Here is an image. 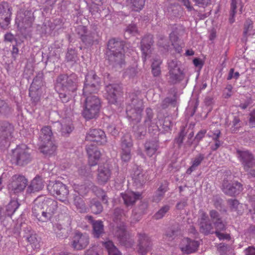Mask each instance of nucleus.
<instances>
[{
  "label": "nucleus",
  "instance_id": "nucleus-32",
  "mask_svg": "<svg viewBox=\"0 0 255 255\" xmlns=\"http://www.w3.org/2000/svg\"><path fill=\"white\" fill-rule=\"evenodd\" d=\"M57 146L51 141L40 142L39 150L41 152L45 155H51L56 151Z\"/></svg>",
  "mask_w": 255,
  "mask_h": 255
},
{
  "label": "nucleus",
  "instance_id": "nucleus-7",
  "mask_svg": "<svg viewBox=\"0 0 255 255\" xmlns=\"http://www.w3.org/2000/svg\"><path fill=\"white\" fill-rule=\"evenodd\" d=\"M100 79L94 71H89L85 76L83 95L97 93L100 89Z\"/></svg>",
  "mask_w": 255,
  "mask_h": 255
},
{
  "label": "nucleus",
  "instance_id": "nucleus-48",
  "mask_svg": "<svg viewBox=\"0 0 255 255\" xmlns=\"http://www.w3.org/2000/svg\"><path fill=\"white\" fill-rule=\"evenodd\" d=\"M96 33L95 32H87L84 38H82V41L85 44H91L95 40Z\"/></svg>",
  "mask_w": 255,
  "mask_h": 255
},
{
  "label": "nucleus",
  "instance_id": "nucleus-52",
  "mask_svg": "<svg viewBox=\"0 0 255 255\" xmlns=\"http://www.w3.org/2000/svg\"><path fill=\"white\" fill-rule=\"evenodd\" d=\"M99 5L94 4L91 6L90 11L91 12L92 15H94L95 18H99L101 16V12L102 10H103V7L98 6Z\"/></svg>",
  "mask_w": 255,
  "mask_h": 255
},
{
  "label": "nucleus",
  "instance_id": "nucleus-15",
  "mask_svg": "<svg viewBox=\"0 0 255 255\" xmlns=\"http://www.w3.org/2000/svg\"><path fill=\"white\" fill-rule=\"evenodd\" d=\"M121 158L125 162L128 161L131 158V148L133 145L131 136L128 134H125L121 138Z\"/></svg>",
  "mask_w": 255,
  "mask_h": 255
},
{
  "label": "nucleus",
  "instance_id": "nucleus-40",
  "mask_svg": "<svg viewBox=\"0 0 255 255\" xmlns=\"http://www.w3.org/2000/svg\"><path fill=\"white\" fill-rule=\"evenodd\" d=\"M53 230L57 237L60 239L66 238L68 236L67 230L59 223L53 225Z\"/></svg>",
  "mask_w": 255,
  "mask_h": 255
},
{
  "label": "nucleus",
  "instance_id": "nucleus-33",
  "mask_svg": "<svg viewBox=\"0 0 255 255\" xmlns=\"http://www.w3.org/2000/svg\"><path fill=\"white\" fill-rule=\"evenodd\" d=\"M167 76H168V82L172 85L180 83L183 80L185 77L183 71L181 69L175 71L168 72Z\"/></svg>",
  "mask_w": 255,
  "mask_h": 255
},
{
  "label": "nucleus",
  "instance_id": "nucleus-14",
  "mask_svg": "<svg viewBox=\"0 0 255 255\" xmlns=\"http://www.w3.org/2000/svg\"><path fill=\"white\" fill-rule=\"evenodd\" d=\"M199 214L198 223L200 232L205 235L214 234L213 226L209 219L207 214L203 210H200Z\"/></svg>",
  "mask_w": 255,
  "mask_h": 255
},
{
  "label": "nucleus",
  "instance_id": "nucleus-58",
  "mask_svg": "<svg viewBox=\"0 0 255 255\" xmlns=\"http://www.w3.org/2000/svg\"><path fill=\"white\" fill-rule=\"evenodd\" d=\"M125 213L123 209L120 208H116L114 212V221L115 222L119 223V220L120 221L121 217L125 215Z\"/></svg>",
  "mask_w": 255,
  "mask_h": 255
},
{
  "label": "nucleus",
  "instance_id": "nucleus-49",
  "mask_svg": "<svg viewBox=\"0 0 255 255\" xmlns=\"http://www.w3.org/2000/svg\"><path fill=\"white\" fill-rule=\"evenodd\" d=\"M209 215L213 225L215 223H218L222 220L219 213L215 210H211L209 212Z\"/></svg>",
  "mask_w": 255,
  "mask_h": 255
},
{
  "label": "nucleus",
  "instance_id": "nucleus-42",
  "mask_svg": "<svg viewBox=\"0 0 255 255\" xmlns=\"http://www.w3.org/2000/svg\"><path fill=\"white\" fill-rule=\"evenodd\" d=\"M90 185H91L92 191L95 193L96 195L99 198H101L103 203L108 204V198L105 191L98 187L94 185L92 183L90 184Z\"/></svg>",
  "mask_w": 255,
  "mask_h": 255
},
{
  "label": "nucleus",
  "instance_id": "nucleus-46",
  "mask_svg": "<svg viewBox=\"0 0 255 255\" xmlns=\"http://www.w3.org/2000/svg\"><path fill=\"white\" fill-rule=\"evenodd\" d=\"M170 209V206L169 205H164L154 214L153 218L155 220H159L163 218L166 213Z\"/></svg>",
  "mask_w": 255,
  "mask_h": 255
},
{
  "label": "nucleus",
  "instance_id": "nucleus-51",
  "mask_svg": "<svg viewBox=\"0 0 255 255\" xmlns=\"http://www.w3.org/2000/svg\"><path fill=\"white\" fill-rule=\"evenodd\" d=\"M59 96L63 103H67L71 98V93L59 88Z\"/></svg>",
  "mask_w": 255,
  "mask_h": 255
},
{
  "label": "nucleus",
  "instance_id": "nucleus-16",
  "mask_svg": "<svg viewBox=\"0 0 255 255\" xmlns=\"http://www.w3.org/2000/svg\"><path fill=\"white\" fill-rule=\"evenodd\" d=\"M114 234L121 244L126 246L131 244V243L128 241V235L125 224L123 222L119 221V223H116L114 229Z\"/></svg>",
  "mask_w": 255,
  "mask_h": 255
},
{
  "label": "nucleus",
  "instance_id": "nucleus-43",
  "mask_svg": "<svg viewBox=\"0 0 255 255\" xmlns=\"http://www.w3.org/2000/svg\"><path fill=\"white\" fill-rule=\"evenodd\" d=\"M146 127L142 125L134 126L133 132L134 137L138 139L143 138L146 133Z\"/></svg>",
  "mask_w": 255,
  "mask_h": 255
},
{
  "label": "nucleus",
  "instance_id": "nucleus-8",
  "mask_svg": "<svg viewBox=\"0 0 255 255\" xmlns=\"http://www.w3.org/2000/svg\"><path fill=\"white\" fill-rule=\"evenodd\" d=\"M32 158L30 149L25 145L17 146L12 151V159L18 166H23L28 164Z\"/></svg>",
  "mask_w": 255,
  "mask_h": 255
},
{
  "label": "nucleus",
  "instance_id": "nucleus-31",
  "mask_svg": "<svg viewBox=\"0 0 255 255\" xmlns=\"http://www.w3.org/2000/svg\"><path fill=\"white\" fill-rule=\"evenodd\" d=\"M43 186L42 178L39 176H36L33 179L30 184L27 186L26 193L30 194L38 192L42 190Z\"/></svg>",
  "mask_w": 255,
  "mask_h": 255
},
{
  "label": "nucleus",
  "instance_id": "nucleus-41",
  "mask_svg": "<svg viewBox=\"0 0 255 255\" xmlns=\"http://www.w3.org/2000/svg\"><path fill=\"white\" fill-rule=\"evenodd\" d=\"M128 4L135 11H139L143 9L145 0H127Z\"/></svg>",
  "mask_w": 255,
  "mask_h": 255
},
{
  "label": "nucleus",
  "instance_id": "nucleus-55",
  "mask_svg": "<svg viewBox=\"0 0 255 255\" xmlns=\"http://www.w3.org/2000/svg\"><path fill=\"white\" fill-rule=\"evenodd\" d=\"M43 74L42 73H38L33 79L32 85L37 87H41L43 85Z\"/></svg>",
  "mask_w": 255,
  "mask_h": 255
},
{
  "label": "nucleus",
  "instance_id": "nucleus-29",
  "mask_svg": "<svg viewBox=\"0 0 255 255\" xmlns=\"http://www.w3.org/2000/svg\"><path fill=\"white\" fill-rule=\"evenodd\" d=\"M88 221L92 224L93 235L95 238H99L104 234L103 223L101 220L95 221L91 216H87Z\"/></svg>",
  "mask_w": 255,
  "mask_h": 255
},
{
  "label": "nucleus",
  "instance_id": "nucleus-45",
  "mask_svg": "<svg viewBox=\"0 0 255 255\" xmlns=\"http://www.w3.org/2000/svg\"><path fill=\"white\" fill-rule=\"evenodd\" d=\"M161 60L158 57H155L151 64L152 73L154 77L159 76L161 74L160 65L161 64Z\"/></svg>",
  "mask_w": 255,
  "mask_h": 255
},
{
  "label": "nucleus",
  "instance_id": "nucleus-11",
  "mask_svg": "<svg viewBox=\"0 0 255 255\" xmlns=\"http://www.w3.org/2000/svg\"><path fill=\"white\" fill-rule=\"evenodd\" d=\"M35 17L31 8L21 9L17 13L16 23L21 30H26L32 27Z\"/></svg>",
  "mask_w": 255,
  "mask_h": 255
},
{
  "label": "nucleus",
  "instance_id": "nucleus-2",
  "mask_svg": "<svg viewBox=\"0 0 255 255\" xmlns=\"http://www.w3.org/2000/svg\"><path fill=\"white\" fill-rule=\"evenodd\" d=\"M125 41L116 38L110 39L107 44V54L110 64L114 67H122L125 64Z\"/></svg>",
  "mask_w": 255,
  "mask_h": 255
},
{
  "label": "nucleus",
  "instance_id": "nucleus-13",
  "mask_svg": "<svg viewBox=\"0 0 255 255\" xmlns=\"http://www.w3.org/2000/svg\"><path fill=\"white\" fill-rule=\"evenodd\" d=\"M153 42V37L151 34L145 35L141 40L140 47L142 52V59L144 63L147 59L152 56L153 51L152 45Z\"/></svg>",
  "mask_w": 255,
  "mask_h": 255
},
{
  "label": "nucleus",
  "instance_id": "nucleus-62",
  "mask_svg": "<svg viewBox=\"0 0 255 255\" xmlns=\"http://www.w3.org/2000/svg\"><path fill=\"white\" fill-rule=\"evenodd\" d=\"M214 233L220 240H228L231 239L230 235L229 234L224 233L222 232H214Z\"/></svg>",
  "mask_w": 255,
  "mask_h": 255
},
{
  "label": "nucleus",
  "instance_id": "nucleus-47",
  "mask_svg": "<svg viewBox=\"0 0 255 255\" xmlns=\"http://www.w3.org/2000/svg\"><path fill=\"white\" fill-rule=\"evenodd\" d=\"M91 208L92 212L95 214H98L103 211V207L100 202L93 199L91 201Z\"/></svg>",
  "mask_w": 255,
  "mask_h": 255
},
{
  "label": "nucleus",
  "instance_id": "nucleus-44",
  "mask_svg": "<svg viewBox=\"0 0 255 255\" xmlns=\"http://www.w3.org/2000/svg\"><path fill=\"white\" fill-rule=\"evenodd\" d=\"M103 246L107 250L109 255H121V253L111 241L102 242Z\"/></svg>",
  "mask_w": 255,
  "mask_h": 255
},
{
  "label": "nucleus",
  "instance_id": "nucleus-63",
  "mask_svg": "<svg viewBox=\"0 0 255 255\" xmlns=\"http://www.w3.org/2000/svg\"><path fill=\"white\" fill-rule=\"evenodd\" d=\"M164 194L156 190L153 196V201L156 203L160 202L164 197Z\"/></svg>",
  "mask_w": 255,
  "mask_h": 255
},
{
  "label": "nucleus",
  "instance_id": "nucleus-3",
  "mask_svg": "<svg viewBox=\"0 0 255 255\" xmlns=\"http://www.w3.org/2000/svg\"><path fill=\"white\" fill-rule=\"evenodd\" d=\"M128 103L126 108L127 117L129 120L138 123L141 120V114L143 106L142 100L139 99L137 95L131 93L129 96Z\"/></svg>",
  "mask_w": 255,
  "mask_h": 255
},
{
  "label": "nucleus",
  "instance_id": "nucleus-60",
  "mask_svg": "<svg viewBox=\"0 0 255 255\" xmlns=\"http://www.w3.org/2000/svg\"><path fill=\"white\" fill-rule=\"evenodd\" d=\"M214 226L215 229V232H224L227 229V225L223 220L218 223H215Z\"/></svg>",
  "mask_w": 255,
  "mask_h": 255
},
{
  "label": "nucleus",
  "instance_id": "nucleus-12",
  "mask_svg": "<svg viewBox=\"0 0 255 255\" xmlns=\"http://www.w3.org/2000/svg\"><path fill=\"white\" fill-rule=\"evenodd\" d=\"M14 131L13 126L7 121H0V146L9 145V140Z\"/></svg>",
  "mask_w": 255,
  "mask_h": 255
},
{
  "label": "nucleus",
  "instance_id": "nucleus-5",
  "mask_svg": "<svg viewBox=\"0 0 255 255\" xmlns=\"http://www.w3.org/2000/svg\"><path fill=\"white\" fill-rule=\"evenodd\" d=\"M78 77L75 73L61 74L56 79V88L69 92H74L77 89Z\"/></svg>",
  "mask_w": 255,
  "mask_h": 255
},
{
  "label": "nucleus",
  "instance_id": "nucleus-34",
  "mask_svg": "<svg viewBox=\"0 0 255 255\" xmlns=\"http://www.w3.org/2000/svg\"><path fill=\"white\" fill-rule=\"evenodd\" d=\"M61 133L63 136H68L73 130L72 120L70 118L63 119L60 123Z\"/></svg>",
  "mask_w": 255,
  "mask_h": 255
},
{
  "label": "nucleus",
  "instance_id": "nucleus-37",
  "mask_svg": "<svg viewBox=\"0 0 255 255\" xmlns=\"http://www.w3.org/2000/svg\"><path fill=\"white\" fill-rule=\"evenodd\" d=\"M159 147L158 143L156 141H147L144 144L145 151L146 154L151 157L155 154Z\"/></svg>",
  "mask_w": 255,
  "mask_h": 255
},
{
  "label": "nucleus",
  "instance_id": "nucleus-27",
  "mask_svg": "<svg viewBox=\"0 0 255 255\" xmlns=\"http://www.w3.org/2000/svg\"><path fill=\"white\" fill-rule=\"evenodd\" d=\"M145 116L144 120V125L147 127L150 132L156 133L158 131V127L156 124V119H153V114L151 109L146 108Z\"/></svg>",
  "mask_w": 255,
  "mask_h": 255
},
{
  "label": "nucleus",
  "instance_id": "nucleus-36",
  "mask_svg": "<svg viewBox=\"0 0 255 255\" xmlns=\"http://www.w3.org/2000/svg\"><path fill=\"white\" fill-rule=\"evenodd\" d=\"M53 132L50 127L45 126L43 127L39 134L40 142L51 141Z\"/></svg>",
  "mask_w": 255,
  "mask_h": 255
},
{
  "label": "nucleus",
  "instance_id": "nucleus-38",
  "mask_svg": "<svg viewBox=\"0 0 255 255\" xmlns=\"http://www.w3.org/2000/svg\"><path fill=\"white\" fill-rule=\"evenodd\" d=\"M205 155L203 153L197 154L195 157L192 158L191 160V165L187 170V173L191 174L192 172L195 170L196 168L199 166L202 162L204 160Z\"/></svg>",
  "mask_w": 255,
  "mask_h": 255
},
{
  "label": "nucleus",
  "instance_id": "nucleus-61",
  "mask_svg": "<svg viewBox=\"0 0 255 255\" xmlns=\"http://www.w3.org/2000/svg\"><path fill=\"white\" fill-rule=\"evenodd\" d=\"M126 32L129 34L134 35L137 33V28L134 23L129 24L126 29Z\"/></svg>",
  "mask_w": 255,
  "mask_h": 255
},
{
  "label": "nucleus",
  "instance_id": "nucleus-20",
  "mask_svg": "<svg viewBox=\"0 0 255 255\" xmlns=\"http://www.w3.org/2000/svg\"><path fill=\"white\" fill-rule=\"evenodd\" d=\"M222 190L225 194L234 196L240 194L243 190V187L242 185L238 182L230 183L228 180H224Z\"/></svg>",
  "mask_w": 255,
  "mask_h": 255
},
{
  "label": "nucleus",
  "instance_id": "nucleus-50",
  "mask_svg": "<svg viewBox=\"0 0 255 255\" xmlns=\"http://www.w3.org/2000/svg\"><path fill=\"white\" fill-rule=\"evenodd\" d=\"M10 113V108L3 100L0 99V114L7 115Z\"/></svg>",
  "mask_w": 255,
  "mask_h": 255
},
{
  "label": "nucleus",
  "instance_id": "nucleus-1",
  "mask_svg": "<svg viewBox=\"0 0 255 255\" xmlns=\"http://www.w3.org/2000/svg\"><path fill=\"white\" fill-rule=\"evenodd\" d=\"M58 202L55 200L45 198L42 201L35 204L32 208V214L39 221L47 222L57 213Z\"/></svg>",
  "mask_w": 255,
  "mask_h": 255
},
{
  "label": "nucleus",
  "instance_id": "nucleus-26",
  "mask_svg": "<svg viewBox=\"0 0 255 255\" xmlns=\"http://www.w3.org/2000/svg\"><path fill=\"white\" fill-rule=\"evenodd\" d=\"M131 177L134 183L138 187L143 185L148 179L146 172L140 167L133 168Z\"/></svg>",
  "mask_w": 255,
  "mask_h": 255
},
{
  "label": "nucleus",
  "instance_id": "nucleus-39",
  "mask_svg": "<svg viewBox=\"0 0 255 255\" xmlns=\"http://www.w3.org/2000/svg\"><path fill=\"white\" fill-rule=\"evenodd\" d=\"M20 206L17 199H12L5 207V216L11 217Z\"/></svg>",
  "mask_w": 255,
  "mask_h": 255
},
{
  "label": "nucleus",
  "instance_id": "nucleus-10",
  "mask_svg": "<svg viewBox=\"0 0 255 255\" xmlns=\"http://www.w3.org/2000/svg\"><path fill=\"white\" fill-rule=\"evenodd\" d=\"M28 180L23 175L16 174L10 178L7 189L11 194H18L24 190L27 186Z\"/></svg>",
  "mask_w": 255,
  "mask_h": 255
},
{
  "label": "nucleus",
  "instance_id": "nucleus-4",
  "mask_svg": "<svg viewBox=\"0 0 255 255\" xmlns=\"http://www.w3.org/2000/svg\"><path fill=\"white\" fill-rule=\"evenodd\" d=\"M94 94L83 95L85 100L83 116L86 119L96 118L100 111L101 101L99 98Z\"/></svg>",
  "mask_w": 255,
  "mask_h": 255
},
{
  "label": "nucleus",
  "instance_id": "nucleus-56",
  "mask_svg": "<svg viewBox=\"0 0 255 255\" xmlns=\"http://www.w3.org/2000/svg\"><path fill=\"white\" fill-rule=\"evenodd\" d=\"M186 134L185 128L183 127L180 129L178 137L175 139V142L179 146H180L182 144Z\"/></svg>",
  "mask_w": 255,
  "mask_h": 255
},
{
  "label": "nucleus",
  "instance_id": "nucleus-25",
  "mask_svg": "<svg viewBox=\"0 0 255 255\" xmlns=\"http://www.w3.org/2000/svg\"><path fill=\"white\" fill-rule=\"evenodd\" d=\"M199 246L198 241L191 240L188 238L182 239L180 243L181 251L186 254H190L196 252Z\"/></svg>",
  "mask_w": 255,
  "mask_h": 255
},
{
  "label": "nucleus",
  "instance_id": "nucleus-54",
  "mask_svg": "<svg viewBox=\"0 0 255 255\" xmlns=\"http://www.w3.org/2000/svg\"><path fill=\"white\" fill-rule=\"evenodd\" d=\"M168 72L175 71L181 69L176 59L169 60L168 62Z\"/></svg>",
  "mask_w": 255,
  "mask_h": 255
},
{
  "label": "nucleus",
  "instance_id": "nucleus-64",
  "mask_svg": "<svg viewBox=\"0 0 255 255\" xmlns=\"http://www.w3.org/2000/svg\"><path fill=\"white\" fill-rule=\"evenodd\" d=\"M168 183L166 181L162 182L157 190L165 194V192L168 190Z\"/></svg>",
  "mask_w": 255,
  "mask_h": 255
},
{
  "label": "nucleus",
  "instance_id": "nucleus-59",
  "mask_svg": "<svg viewBox=\"0 0 255 255\" xmlns=\"http://www.w3.org/2000/svg\"><path fill=\"white\" fill-rule=\"evenodd\" d=\"M76 31L81 40H82V38H84L88 32L87 27L83 25L78 26L76 28Z\"/></svg>",
  "mask_w": 255,
  "mask_h": 255
},
{
  "label": "nucleus",
  "instance_id": "nucleus-18",
  "mask_svg": "<svg viewBox=\"0 0 255 255\" xmlns=\"http://www.w3.org/2000/svg\"><path fill=\"white\" fill-rule=\"evenodd\" d=\"M137 252L140 255H145L151 250L150 239L144 233L138 234Z\"/></svg>",
  "mask_w": 255,
  "mask_h": 255
},
{
  "label": "nucleus",
  "instance_id": "nucleus-6",
  "mask_svg": "<svg viewBox=\"0 0 255 255\" xmlns=\"http://www.w3.org/2000/svg\"><path fill=\"white\" fill-rule=\"evenodd\" d=\"M237 157L246 172L253 177H255V157L248 150H237Z\"/></svg>",
  "mask_w": 255,
  "mask_h": 255
},
{
  "label": "nucleus",
  "instance_id": "nucleus-28",
  "mask_svg": "<svg viewBox=\"0 0 255 255\" xmlns=\"http://www.w3.org/2000/svg\"><path fill=\"white\" fill-rule=\"evenodd\" d=\"M86 150L88 155V162L91 166L97 165L101 157V152L96 146L89 145L86 146Z\"/></svg>",
  "mask_w": 255,
  "mask_h": 255
},
{
  "label": "nucleus",
  "instance_id": "nucleus-30",
  "mask_svg": "<svg viewBox=\"0 0 255 255\" xmlns=\"http://www.w3.org/2000/svg\"><path fill=\"white\" fill-rule=\"evenodd\" d=\"M121 196L124 200L125 204L127 206H132L135 201L139 199L141 194L137 192L128 191L125 193H121Z\"/></svg>",
  "mask_w": 255,
  "mask_h": 255
},
{
  "label": "nucleus",
  "instance_id": "nucleus-22",
  "mask_svg": "<svg viewBox=\"0 0 255 255\" xmlns=\"http://www.w3.org/2000/svg\"><path fill=\"white\" fill-rule=\"evenodd\" d=\"M111 170L108 164L99 166L97 169V181L100 185H105L110 180L111 176Z\"/></svg>",
  "mask_w": 255,
  "mask_h": 255
},
{
  "label": "nucleus",
  "instance_id": "nucleus-24",
  "mask_svg": "<svg viewBox=\"0 0 255 255\" xmlns=\"http://www.w3.org/2000/svg\"><path fill=\"white\" fill-rule=\"evenodd\" d=\"M106 98L111 104H115L117 102L118 97L121 94V87L117 84H109L106 87Z\"/></svg>",
  "mask_w": 255,
  "mask_h": 255
},
{
  "label": "nucleus",
  "instance_id": "nucleus-35",
  "mask_svg": "<svg viewBox=\"0 0 255 255\" xmlns=\"http://www.w3.org/2000/svg\"><path fill=\"white\" fill-rule=\"evenodd\" d=\"M231 9L229 20L230 23H233L235 21V17L237 13V8L240 6V10L241 13H242L243 6L242 4L241 0H231Z\"/></svg>",
  "mask_w": 255,
  "mask_h": 255
},
{
  "label": "nucleus",
  "instance_id": "nucleus-23",
  "mask_svg": "<svg viewBox=\"0 0 255 255\" xmlns=\"http://www.w3.org/2000/svg\"><path fill=\"white\" fill-rule=\"evenodd\" d=\"M89 243V236L87 234L76 232L73 237L72 247L77 250L85 248Z\"/></svg>",
  "mask_w": 255,
  "mask_h": 255
},
{
  "label": "nucleus",
  "instance_id": "nucleus-17",
  "mask_svg": "<svg viewBox=\"0 0 255 255\" xmlns=\"http://www.w3.org/2000/svg\"><path fill=\"white\" fill-rule=\"evenodd\" d=\"M11 8L9 3L3 1L0 3V26L5 29L10 23Z\"/></svg>",
  "mask_w": 255,
  "mask_h": 255
},
{
  "label": "nucleus",
  "instance_id": "nucleus-9",
  "mask_svg": "<svg viewBox=\"0 0 255 255\" xmlns=\"http://www.w3.org/2000/svg\"><path fill=\"white\" fill-rule=\"evenodd\" d=\"M49 192L60 201L66 204L68 202L69 190L67 186L60 181H50L47 185Z\"/></svg>",
  "mask_w": 255,
  "mask_h": 255
},
{
  "label": "nucleus",
  "instance_id": "nucleus-21",
  "mask_svg": "<svg viewBox=\"0 0 255 255\" xmlns=\"http://www.w3.org/2000/svg\"><path fill=\"white\" fill-rule=\"evenodd\" d=\"M88 141L96 142L98 145H103L107 142L105 132L100 129H92L86 136Z\"/></svg>",
  "mask_w": 255,
  "mask_h": 255
},
{
  "label": "nucleus",
  "instance_id": "nucleus-19",
  "mask_svg": "<svg viewBox=\"0 0 255 255\" xmlns=\"http://www.w3.org/2000/svg\"><path fill=\"white\" fill-rule=\"evenodd\" d=\"M22 238L33 249L39 248V241L37 239V236L30 227H26L23 230Z\"/></svg>",
  "mask_w": 255,
  "mask_h": 255
},
{
  "label": "nucleus",
  "instance_id": "nucleus-57",
  "mask_svg": "<svg viewBox=\"0 0 255 255\" xmlns=\"http://www.w3.org/2000/svg\"><path fill=\"white\" fill-rule=\"evenodd\" d=\"M66 58L68 61H76L77 59L76 52L72 49H68L66 55Z\"/></svg>",
  "mask_w": 255,
  "mask_h": 255
},
{
  "label": "nucleus",
  "instance_id": "nucleus-53",
  "mask_svg": "<svg viewBox=\"0 0 255 255\" xmlns=\"http://www.w3.org/2000/svg\"><path fill=\"white\" fill-rule=\"evenodd\" d=\"M253 28V22L250 19H247L244 24L243 34L245 37H248L250 33L249 32L252 30Z\"/></svg>",
  "mask_w": 255,
  "mask_h": 255
}]
</instances>
